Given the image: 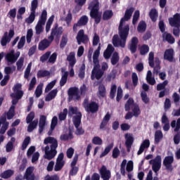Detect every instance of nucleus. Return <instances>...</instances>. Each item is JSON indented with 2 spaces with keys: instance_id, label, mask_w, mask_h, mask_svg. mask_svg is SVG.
Returning a JSON list of instances; mask_svg holds the SVG:
<instances>
[{
  "instance_id": "1",
  "label": "nucleus",
  "mask_w": 180,
  "mask_h": 180,
  "mask_svg": "<svg viewBox=\"0 0 180 180\" xmlns=\"http://www.w3.org/2000/svg\"><path fill=\"white\" fill-rule=\"evenodd\" d=\"M134 12V8L131 7L125 11L124 17L121 18L120 25L118 26V34L114 35L112 37V44L114 47H122L124 49L126 47V41H127V37H129V32H130V26L126 25L123 26L125 22H128L131 19V15Z\"/></svg>"
},
{
  "instance_id": "2",
  "label": "nucleus",
  "mask_w": 180,
  "mask_h": 180,
  "mask_svg": "<svg viewBox=\"0 0 180 180\" xmlns=\"http://www.w3.org/2000/svg\"><path fill=\"white\" fill-rule=\"evenodd\" d=\"M44 144H51V146L45 147V157L46 160H53L57 155V148L58 147V141L54 137H47L44 141ZM51 147V150H50Z\"/></svg>"
},
{
  "instance_id": "3",
  "label": "nucleus",
  "mask_w": 180,
  "mask_h": 180,
  "mask_svg": "<svg viewBox=\"0 0 180 180\" xmlns=\"http://www.w3.org/2000/svg\"><path fill=\"white\" fill-rule=\"evenodd\" d=\"M90 17L94 20L96 25H99L102 20V14L99 13V1H94L89 5Z\"/></svg>"
},
{
  "instance_id": "4",
  "label": "nucleus",
  "mask_w": 180,
  "mask_h": 180,
  "mask_svg": "<svg viewBox=\"0 0 180 180\" xmlns=\"http://www.w3.org/2000/svg\"><path fill=\"white\" fill-rule=\"evenodd\" d=\"M79 92L80 95L85 96V94H86V86L85 84H83L79 89H78L77 86L70 87L68 91V94L70 99H73L75 102H77V101L81 99Z\"/></svg>"
},
{
  "instance_id": "5",
  "label": "nucleus",
  "mask_w": 180,
  "mask_h": 180,
  "mask_svg": "<svg viewBox=\"0 0 180 180\" xmlns=\"http://www.w3.org/2000/svg\"><path fill=\"white\" fill-rule=\"evenodd\" d=\"M46 20H47V11L43 10L39 17V20H38V22L35 26L36 34H41V33L44 32V28H43V26L46 25Z\"/></svg>"
},
{
  "instance_id": "6",
  "label": "nucleus",
  "mask_w": 180,
  "mask_h": 180,
  "mask_svg": "<svg viewBox=\"0 0 180 180\" xmlns=\"http://www.w3.org/2000/svg\"><path fill=\"white\" fill-rule=\"evenodd\" d=\"M82 106L88 113H96L99 110V104L95 101H91L85 98L83 101Z\"/></svg>"
},
{
  "instance_id": "7",
  "label": "nucleus",
  "mask_w": 180,
  "mask_h": 180,
  "mask_svg": "<svg viewBox=\"0 0 180 180\" xmlns=\"http://www.w3.org/2000/svg\"><path fill=\"white\" fill-rule=\"evenodd\" d=\"M19 57H20V51H17L15 53V50H11L5 55L4 58L7 65H12L18 61Z\"/></svg>"
},
{
  "instance_id": "8",
  "label": "nucleus",
  "mask_w": 180,
  "mask_h": 180,
  "mask_svg": "<svg viewBox=\"0 0 180 180\" xmlns=\"http://www.w3.org/2000/svg\"><path fill=\"white\" fill-rule=\"evenodd\" d=\"M109 68V66L108 65V63L106 62H103L101 64V65L100 68H98L99 70H97L94 72V69L91 71V79H101L102 77H103V75L105 74V71H106ZM99 71H101L102 74L99 76Z\"/></svg>"
},
{
  "instance_id": "9",
  "label": "nucleus",
  "mask_w": 180,
  "mask_h": 180,
  "mask_svg": "<svg viewBox=\"0 0 180 180\" xmlns=\"http://www.w3.org/2000/svg\"><path fill=\"white\" fill-rule=\"evenodd\" d=\"M13 91L14 93L11 94V98H15V99H22L23 98L25 93L22 91V84H15L13 87Z\"/></svg>"
},
{
  "instance_id": "10",
  "label": "nucleus",
  "mask_w": 180,
  "mask_h": 180,
  "mask_svg": "<svg viewBox=\"0 0 180 180\" xmlns=\"http://www.w3.org/2000/svg\"><path fill=\"white\" fill-rule=\"evenodd\" d=\"M61 34H63V27H58V24L56 23L51 29V35L48 37V39L49 40H51V41H53L54 40V37L58 39Z\"/></svg>"
},
{
  "instance_id": "11",
  "label": "nucleus",
  "mask_w": 180,
  "mask_h": 180,
  "mask_svg": "<svg viewBox=\"0 0 180 180\" xmlns=\"http://www.w3.org/2000/svg\"><path fill=\"white\" fill-rule=\"evenodd\" d=\"M99 54L101 52L95 51L93 54V63H94V68H93V72L98 71V75H102V71L99 70V68L101 65L99 64Z\"/></svg>"
},
{
  "instance_id": "12",
  "label": "nucleus",
  "mask_w": 180,
  "mask_h": 180,
  "mask_svg": "<svg viewBox=\"0 0 180 180\" xmlns=\"http://www.w3.org/2000/svg\"><path fill=\"white\" fill-rule=\"evenodd\" d=\"M64 165H65V161L64 160V153H60L56 159V162L54 166V171L56 172L61 171V169L64 168Z\"/></svg>"
},
{
  "instance_id": "13",
  "label": "nucleus",
  "mask_w": 180,
  "mask_h": 180,
  "mask_svg": "<svg viewBox=\"0 0 180 180\" xmlns=\"http://www.w3.org/2000/svg\"><path fill=\"white\" fill-rule=\"evenodd\" d=\"M174 154L170 152V155L166 156L163 160V165L168 171H172V164H174Z\"/></svg>"
},
{
  "instance_id": "14",
  "label": "nucleus",
  "mask_w": 180,
  "mask_h": 180,
  "mask_svg": "<svg viewBox=\"0 0 180 180\" xmlns=\"http://www.w3.org/2000/svg\"><path fill=\"white\" fill-rule=\"evenodd\" d=\"M88 22H89V18L86 15H82L78 20L77 22L73 25V31L77 32V30H78V27L86 26L88 25Z\"/></svg>"
},
{
  "instance_id": "15",
  "label": "nucleus",
  "mask_w": 180,
  "mask_h": 180,
  "mask_svg": "<svg viewBox=\"0 0 180 180\" xmlns=\"http://www.w3.org/2000/svg\"><path fill=\"white\" fill-rule=\"evenodd\" d=\"M76 40L77 41V44L79 45H80L82 43L85 44L86 43H88L89 38L88 37V35L85 34V31H84V30H80L77 33Z\"/></svg>"
},
{
  "instance_id": "16",
  "label": "nucleus",
  "mask_w": 180,
  "mask_h": 180,
  "mask_svg": "<svg viewBox=\"0 0 180 180\" xmlns=\"http://www.w3.org/2000/svg\"><path fill=\"white\" fill-rule=\"evenodd\" d=\"M77 162H78V155L74 157L70 164L71 169L70 171V175L72 176L77 175V174H78V171H79V167H76Z\"/></svg>"
},
{
  "instance_id": "17",
  "label": "nucleus",
  "mask_w": 180,
  "mask_h": 180,
  "mask_svg": "<svg viewBox=\"0 0 180 180\" xmlns=\"http://www.w3.org/2000/svg\"><path fill=\"white\" fill-rule=\"evenodd\" d=\"M34 171V167H29L26 169V171L23 176V179L26 180H36V175L33 172Z\"/></svg>"
},
{
  "instance_id": "18",
  "label": "nucleus",
  "mask_w": 180,
  "mask_h": 180,
  "mask_svg": "<svg viewBox=\"0 0 180 180\" xmlns=\"http://www.w3.org/2000/svg\"><path fill=\"white\" fill-rule=\"evenodd\" d=\"M169 23L172 27H180V13H176L173 15V18H169Z\"/></svg>"
},
{
  "instance_id": "19",
  "label": "nucleus",
  "mask_w": 180,
  "mask_h": 180,
  "mask_svg": "<svg viewBox=\"0 0 180 180\" xmlns=\"http://www.w3.org/2000/svg\"><path fill=\"white\" fill-rule=\"evenodd\" d=\"M52 41H53L47 39L41 40L38 45V50H39V51H44V50L50 47V44H51Z\"/></svg>"
},
{
  "instance_id": "20",
  "label": "nucleus",
  "mask_w": 180,
  "mask_h": 180,
  "mask_svg": "<svg viewBox=\"0 0 180 180\" xmlns=\"http://www.w3.org/2000/svg\"><path fill=\"white\" fill-rule=\"evenodd\" d=\"M125 146L127 148V153H130V150H131V146L134 143V138L131 136V135H129V134H125Z\"/></svg>"
},
{
  "instance_id": "21",
  "label": "nucleus",
  "mask_w": 180,
  "mask_h": 180,
  "mask_svg": "<svg viewBox=\"0 0 180 180\" xmlns=\"http://www.w3.org/2000/svg\"><path fill=\"white\" fill-rule=\"evenodd\" d=\"M139 44V38L137 37H134L131 39V44L129 45V50L131 54H134L137 51V46Z\"/></svg>"
},
{
  "instance_id": "22",
  "label": "nucleus",
  "mask_w": 180,
  "mask_h": 180,
  "mask_svg": "<svg viewBox=\"0 0 180 180\" xmlns=\"http://www.w3.org/2000/svg\"><path fill=\"white\" fill-rule=\"evenodd\" d=\"M164 59L167 60L169 63H172L174 61V49H166L164 53Z\"/></svg>"
},
{
  "instance_id": "23",
  "label": "nucleus",
  "mask_w": 180,
  "mask_h": 180,
  "mask_svg": "<svg viewBox=\"0 0 180 180\" xmlns=\"http://www.w3.org/2000/svg\"><path fill=\"white\" fill-rule=\"evenodd\" d=\"M100 174L101 175V178L103 180L110 179V171L108 170V169H106V167H105L104 165L101 167L100 169Z\"/></svg>"
},
{
  "instance_id": "24",
  "label": "nucleus",
  "mask_w": 180,
  "mask_h": 180,
  "mask_svg": "<svg viewBox=\"0 0 180 180\" xmlns=\"http://www.w3.org/2000/svg\"><path fill=\"white\" fill-rule=\"evenodd\" d=\"M162 36V39L165 41H167L169 44H174V43H175V38H174L171 33L166 32H164Z\"/></svg>"
},
{
  "instance_id": "25",
  "label": "nucleus",
  "mask_w": 180,
  "mask_h": 180,
  "mask_svg": "<svg viewBox=\"0 0 180 180\" xmlns=\"http://www.w3.org/2000/svg\"><path fill=\"white\" fill-rule=\"evenodd\" d=\"M67 60L69 61V65L71 68H74V65L77 64V59L75 58V52H70L67 57Z\"/></svg>"
},
{
  "instance_id": "26",
  "label": "nucleus",
  "mask_w": 180,
  "mask_h": 180,
  "mask_svg": "<svg viewBox=\"0 0 180 180\" xmlns=\"http://www.w3.org/2000/svg\"><path fill=\"white\" fill-rule=\"evenodd\" d=\"M113 51H115V48L112 44H108L106 50L103 53V57L106 60L110 58V56L113 54Z\"/></svg>"
},
{
  "instance_id": "27",
  "label": "nucleus",
  "mask_w": 180,
  "mask_h": 180,
  "mask_svg": "<svg viewBox=\"0 0 180 180\" xmlns=\"http://www.w3.org/2000/svg\"><path fill=\"white\" fill-rule=\"evenodd\" d=\"M61 72H62V77L60 80V86H64L65 84H67V81L68 79V71H64V68L61 69Z\"/></svg>"
},
{
  "instance_id": "28",
  "label": "nucleus",
  "mask_w": 180,
  "mask_h": 180,
  "mask_svg": "<svg viewBox=\"0 0 180 180\" xmlns=\"http://www.w3.org/2000/svg\"><path fill=\"white\" fill-rule=\"evenodd\" d=\"M110 120V114H109V112H107L100 124V129L101 130H103V129H105V127L108 126V124L109 123Z\"/></svg>"
},
{
  "instance_id": "29",
  "label": "nucleus",
  "mask_w": 180,
  "mask_h": 180,
  "mask_svg": "<svg viewBox=\"0 0 180 180\" xmlns=\"http://www.w3.org/2000/svg\"><path fill=\"white\" fill-rule=\"evenodd\" d=\"M113 18V11L112 10H105L103 13V20H110Z\"/></svg>"
},
{
  "instance_id": "30",
  "label": "nucleus",
  "mask_w": 180,
  "mask_h": 180,
  "mask_svg": "<svg viewBox=\"0 0 180 180\" xmlns=\"http://www.w3.org/2000/svg\"><path fill=\"white\" fill-rule=\"evenodd\" d=\"M57 92H58L57 89L51 91L45 98L46 102H50V101H53V99L57 96Z\"/></svg>"
},
{
  "instance_id": "31",
  "label": "nucleus",
  "mask_w": 180,
  "mask_h": 180,
  "mask_svg": "<svg viewBox=\"0 0 180 180\" xmlns=\"http://www.w3.org/2000/svg\"><path fill=\"white\" fill-rule=\"evenodd\" d=\"M164 138V134L161 130H158L155 132V144H160L162 139Z\"/></svg>"
},
{
  "instance_id": "32",
  "label": "nucleus",
  "mask_w": 180,
  "mask_h": 180,
  "mask_svg": "<svg viewBox=\"0 0 180 180\" xmlns=\"http://www.w3.org/2000/svg\"><path fill=\"white\" fill-rule=\"evenodd\" d=\"M105 96H106V87L101 84L98 86V98H105Z\"/></svg>"
},
{
  "instance_id": "33",
  "label": "nucleus",
  "mask_w": 180,
  "mask_h": 180,
  "mask_svg": "<svg viewBox=\"0 0 180 180\" xmlns=\"http://www.w3.org/2000/svg\"><path fill=\"white\" fill-rule=\"evenodd\" d=\"M37 124H39V120L37 119L30 122V124L27 127V131L29 133H32V131H33V130H34L37 127Z\"/></svg>"
},
{
  "instance_id": "34",
  "label": "nucleus",
  "mask_w": 180,
  "mask_h": 180,
  "mask_svg": "<svg viewBox=\"0 0 180 180\" xmlns=\"http://www.w3.org/2000/svg\"><path fill=\"white\" fill-rule=\"evenodd\" d=\"M113 143H110L108 146H107L104 151L100 155V158H103V157L108 155L110 153L111 150L113 148Z\"/></svg>"
},
{
  "instance_id": "35",
  "label": "nucleus",
  "mask_w": 180,
  "mask_h": 180,
  "mask_svg": "<svg viewBox=\"0 0 180 180\" xmlns=\"http://www.w3.org/2000/svg\"><path fill=\"white\" fill-rule=\"evenodd\" d=\"M170 126L172 129H174V131H179L180 130V118H178L176 121L175 120H172ZM175 127V128H174Z\"/></svg>"
},
{
  "instance_id": "36",
  "label": "nucleus",
  "mask_w": 180,
  "mask_h": 180,
  "mask_svg": "<svg viewBox=\"0 0 180 180\" xmlns=\"http://www.w3.org/2000/svg\"><path fill=\"white\" fill-rule=\"evenodd\" d=\"M149 16L152 22H157V18H158V12L155 8H152L149 12Z\"/></svg>"
},
{
  "instance_id": "37",
  "label": "nucleus",
  "mask_w": 180,
  "mask_h": 180,
  "mask_svg": "<svg viewBox=\"0 0 180 180\" xmlns=\"http://www.w3.org/2000/svg\"><path fill=\"white\" fill-rule=\"evenodd\" d=\"M50 75H51L50 71L39 70L37 72V78H44L46 77H50Z\"/></svg>"
},
{
  "instance_id": "38",
  "label": "nucleus",
  "mask_w": 180,
  "mask_h": 180,
  "mask_svg": "<svg viewBox=\"0 0 180 180\" xmlns=\"http://www.w3.org/2000/svg\"><path fill=\"white\" fill-rule=\"evenodd\" d=\"M11 42V38L8 37V32H5L1 40V45L2 47H5L8 43Z\"/></svg>"
},
{
  "instance_id": "39",
  "label": "nucleus",
  "mask_w": 180,
  "mask_h": 180,
  "mask_svg": "<svg viewBox=\"0 0 180 180\" xmlns=\"http://www.w3.org/2000/svg\"><path fill=\"white\" fill-rule=\"evenodd\" d=\"M134 105V99L133 98H129L127 101L124 105V110L125 112H129L130 108Z\"/></svg>"
},
{
  "instance_id": "40",
  "label": "nucleus",
  "mask_w": 180,
  "mask_h": 180,
  "mask_svg": "<svg viewBox=\"0 0 180 180\" xmlns=\"http://www.w3.org/2000/svg\"><path fill=\"white\" fill-rule=\"evenodd\" d=\"M150 51V46L147 44H143L139 48V53L141 56H146Z\"/></svg>"
},
{
  "instance_id": "41",
  "label": "nucleus",
  "mask_w": 180,
  "mask_h": 180,
  "mask_svg": "<svg viewBox=\"0 0 180 180\" xmlns=\"http://www.w3.org/2000/svg\"><path fill=\"white\" fill-rule=\"evenodd\" d=\"M147 29V24L146 21H141L138 25L137 30L139 33H144L146 30Z\"/></svg>"
},
{
  "instance_id": "42",
  "label": "nucleus",
  "mask_w": 180,
  "mask_h": 180,
  "mask_svg": "<svg viewBox=\"0 0 180 180\" xmlns=\"http://www.w3.org/2000/svg\"><path fill=\"white\" fill-rule=\"evenodd\" d=\"M82 117V115L79 113V115H76L74 117L73 124L76 129H78L81 124V118Z\"/></svg>"
},
{
  "instance_id": "43",
  "label": "nucleus",
  "mask_w": 180,
  "mask_h": 180,
  "mask_svg": "<svg viewBox=\"0 0 180 180\" xmlns=\"http://www.w3.org/2000/svg\"><path fill=\"white\" fill-rule=\"evenodd\" d=\"M13 175V170L12 169H8L4 171L1 174V176L4 179H8V178H11Z\"/></svg>"
},
{
  "instance_id": "44",
  "label": "nucleus",
  "mask_w": 180,
  "mask_h": 180,
  "mask_svg": "<svg viewBox=\"0 0 180 180\" xmlns=\"http://www.w3.org/2000/svg\"><path fill=\"white\" fill-rule=\"evenodd\" d=\"M74 136H72V132L70 131L69 134H64L60 135V140L61 141H68V140H72V139H73Z\"/></svg>"
},
{
  "instance_id": "45",
  "label": "nucleus",
  "mask_w": 180,
  "mask_h": 180,
  "mask_svg": "<svg viewBox=\"0 0 180 180\" xmlns=\"http://www.w3.org/2000/svg\"><path fill=\"white\" fill-rule=\"evenodd\" d=\"M119 53L117 52H114L111 58V64L112 65H116L119 63Z\"/></svg>"
},
{
  "instance_id": "46",
  "label": "nucleus",
  "mask_w": 180,
  "mask_h": 180,
  "mask_svg": "<svg viewBox=\"0 0 180 180\" xmlns=\"http://www.w3.org/2000/svg\"><path fill=\"white\" fill-rule=\"evenodd\" d=\"M141 113L140 106H139V105H135L132 108V115H134V117H139Z\"/></svg>"
},
{
  "instance_id": "47",
  "label": "nucleus",
  "mask_w": 180,
  "mask_h": 180,
  "mask_svg": "<svg viewBox=\"0 0 180 180\" xmlns=\"http://www.w3.org/2000/svg\"><path fill=\"white\" fill-rule=\"evenodd\" d=\"M29 144H30V136H27L22 142L21 150L25 151V150L27 148V146H29Z\"/></svg>"
},
{
  "instance_id": "48",
  "label": "nucleus",
  "mask_w": 180,
  "mask_h": 180,
  "mask_svg": "<svg viewBox=\"0 0 180 180\" xmlns=\"http://www.w3.org/2000/svg\"><path fill=\"white\" fill-rule=\"evenodd\" d=\"M34 19H36V12L31 11L29 18L26 19L25 22L30 25L31 23H33V22H34Z\"/></svg>"
},
{
  "instance_id": "49",
  "label": "nucleus",
  "mask_w": 180,
  "mask_h": 180,
  "mask_svg": "<svg viewBox=\"0 0 180 180\" xmlns=\"http://www.w3.org/2000/svg\"><path fill=\"white\" fill-rule=\"evenodd\" d=\"M15 116V106L12 105L8 112H7V119L8 120H11V119H13V117Z\"/></svg>"
},
{
  "instance_id": "50",
  "label": "nucleus",
  "mask_w": 180,
  "mask_h": 180,
  "mask_svg": "<svg viewBox=\"0 0 180 180\" xmlns=\"http://www.w3.org/2000/svg\"><path fill=\"white\" fill-rule=\"evenodd\" d=\"M25 44H26V37L22 36L20 39V41H18V44L17 47H18V50H20L21 49H23V47H25Z\"/></svg>"
},
{
  "instance_id": "51",
  "label": "nucleus",
  "mask_w": 180,
  "mask_h": 180,
  "mask_svg": "<svg viewBox=\"0 0 180 180\" xmlns=\"http://www.w3.org/2000/svg\"><path fill=\"white\" fill-rule=\"evenodd\" d=\"M57 84V80L55 79L52 82H51L49 84H47L46 87L45 88V92H50L53 88H54V86Z\"/></svg>"
},
{
  "instance_id": "52",
  "label": "nucleus",
  "mask_w": 180,
  "mask_h": 180,
  "mask_svg": "<svg viewBox=\"0 0 180 180\" xmlns=\"http://www.w3.org/2000/svg\"><path fill=\"white\" fill-rule=\"evenodd\" d=\"M67 43H68V37H67V35H63L60 43V49H64V47L67 46Z\"/></svg>"
},
{
  "instance_id": "53",
  "label": "nucleus",
  "mask_w": 180,
  "mask_h": 180,
  "mask_svg": "<svg viewBox=\"0 0 180 180\" xmlns=\"http://www.w3.org/2000/svg\"><path fill=\"white\" fill-rule=\"evenodd\" d=\"M65 22H66V25L70 26L71 25V22H72V13H71V11L69 10L65 18Z\"/></svg>"
},
{
  "instance_id": "54",
  "label": "nucleus",
  "mask_w": 180,
  "mask_h": 180,
  "mask_svg": "<svg viewBox=\"0 0 180 180\" xmlns=\"http://www.w3.org/2000/svg\"><path fill=\"white\" fill-rule=\"evenodd\" d=\"M148 64L151 68H154V52L151 51L148 56Z\"/></svg>"
},
{
  "instance_id": "55",
  "label": "nucleus",
  "mask_w": 180,
  "mask_h": 180,
  "mask_svg": "<svg viewBox=\"0 0 180 180\" xmlns=\"http://www.w3.org/2000/svg\"><path fill=\"white\" fill-rule=\"evenodd\" d=\"M68 113V110L67 108L63 109V112H60L59 114V120H60V122L65 120V119H67Z\"/></svg>"
},
{
  "instance_id": "56",
  "label": "nucleus",
  "mask_w": 180,
  "mask_h": 180,
  "mask_svg": "<svg viewBox=\"0 0 180 180\" xmlns=\"http://www.w3.org/2000/svg\"><path fill=\"white\" fill-rule=\"evenodd\" d=\"M150 165H152V169L156 174L160 171V169H161V164L160 163L151 162Z\"/></svg>"
},
{
  "instance_id": "57",
  "label": "nucleus",
  "mask_w": 180,
  "mask_h": 180,
  "mask_svg": "<svg viewBox=\"0 0 180 180\" xmlns=\"http://www.w3.org/2000/svg\"><path fill=\"white\" fill-rule=\"evenodd\" d=\"M32 37H33V30L29 29L27 32V36H26L27 43L28 44L32 42Z\"/></svg>"
},
{
  "instance_id": "58",
  "label": "nucleus",
  "mask_w": 180,
  "mask_h": 180,
  "mask_svg": "<svg viewBox=\"0 0 180 180\" xmlns=\"http://www.w3.org/2000/svg\"><path fill=\"white\" fill-rule=\"evenodd\" d=\"M39 6V0H32L31 2V12H36L37 7Z\"/></svg>"
},
{
  "instance_id": "59",
  "label": "nucleus",
  "mask_w": 180,
  "mask_h": 180,
  "mask_svg": "<svg viewBox=\"0 0 180 180\" xmlns=\"http://www.w3.org/2000/svg\"><path fill=\"white\" fill-rule=\"evenodd\" d=\"M15 70H16V66H13L12 68L6 66L4 68V73L6 74V75H9L10 74L13 73V71H15Z\"/></svg>"
},
{
  "instance_id": "60",
  "label": "nucleus",
  "mask_w": 180,
  "mask_h": 180,
  "mask_svg": "<svg viewBox=\"0 0 180 180\" xmlns=\"http://www.w3.org/2000/svg\"><path fill=\"white\" fill-rule=\"evenodd\" d=\"M25 61V58L20 57L19 60L16 63L17 70L18 71H20L22 70V67H23V63Z\"/></svg>"
},
{
  "instance_id": "61",
  "label": "nucleus",
  "mask_w": 180,
  "mask_h": 180,
  "mask_svg": "<svg viewBox=\"0 0 180 180\" xmlns=\"http://www.w3.org/2000/svg\"><path fill=\"white\" fill-rule=\"evenodd\" d=\"M141 98L142 101L146 104L150 102V98L147 96V93H146V91H142L141 93Z\"/></svg>"
},
{
  "instance_id": "62",
  "label": "nucleus",
  "mask_w": 180,
  "mask_h": 180,
  "mask_svg": "<svg viewBox=\"0 0 180 180\" xmlns=\"http://www.w3.org/2000/svg\"><path fill=\"white\" fill-rule=\"evenodd\" d=\"M168 85V80H165L162 83H160L157 85V91H162L165 89V86Z\"/></svg>"
},
{
  "instance_id": "63",
  "label": "nucleus",
  "mask_w": 180,
  "mask_h": 180,
  "mask_svg": "<svg viewBox=\"0 0 180 180\" xmlns=\"http://www.w3.org/2000/svg\"><path fill=\"white\" fill-rule=\"evenodd\" d=\"M33 119H34V112L31 111L26 117V122L27 124L32 123V122H33Z\"/></svg>"
},
{
  "instance_id": "64",
  "label": "nucleus",
  "mask_w": 180,
  "mask_h": 180,
  "mask_svg": "<svg viewBox=\"0 0 180 180\" xmlns=\"http://www.w3.org/2000/svg\"><path fill=\"white\" fill-rule=\"evenodd\" d=\"M44 180H60V177L57 174H54L52 176H49V174H47L44 177Z\"/></svg>"
}]
</instances>
